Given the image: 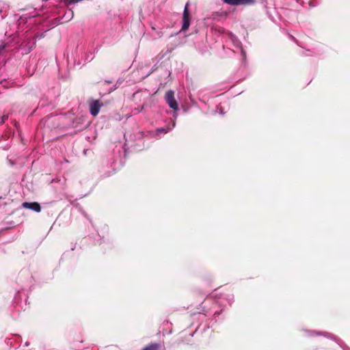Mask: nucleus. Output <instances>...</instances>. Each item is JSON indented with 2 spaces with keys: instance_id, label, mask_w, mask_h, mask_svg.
<instances>
[{
  "instance_id": "39448f33",
  "label": "nucleus",
  "mask_w": 350,
  "mask_h": 350,
  "mask_svg": "<svg viewBox=\"0 0 350 350\" xmlns=\"http://www.w3.org/2000/svg\"><path fill=\"white\" fill-rule=\"evenodd\" d=\"M22 206L25 208L33 210L36 213L41 211V206L38 202H23Z\"/></svg>"
},
{
  "instance_id": "f257e3e1",
  "label": "nucleus",
  "mask_w": 350,
  "mask_h": 350,
  "mask_svg": "<svg viewBox=\"0 0 350 350\" xmlns=\"http://www.w3.org/2000/svg\"><path fill=\"white\" fill-rule=\"evenodd\" d=\"M164 98L166 103L171 109L175 111H177L178 109V105L177 101L174 98V92L173 90H170L167 91L165 94Z\"/></svg>"
},
{
  "instance_id": "f03ea898",
  "label": "nucleus",
  "mask_w": 350,
  "mask_h": 350,
  "mask_svg": "<svg viewBox=\"0 0 350 350\" xmlns=\"http://www.w3.org/2000/svg\"><path fill=\"white\" fill-rule=\"evenodd\" d=\"M190 25V13L189 11V4L187 3L185 6L183 14V26L182 31H186L189 29Z\"/></svg>"
},
{
  "instance_id": "0eeeda50",
  "label": "nucleus",
  "mask_w": 350,
  "mask_h": 350,
  "mask_svg": "<svg viewBox=\"0 0 350 350\" xmlns=\"http://www.w3.org/2000/svg\"><path fill=\"white\" fill-rule=\"evenodd\" d=\"M144 109V105L141 106L140 108H137L135 110L137 111V113L140 112Z\"/></svg>"
},
{
  "instance_id": "7ed1b4c3",
  "label": "nucleus",
  "mask_w": 350,
  "mask_h": 350,
  "mask_svg": "<svg viewBox=\"0 0 350 350\" xmlns=\"http://www.w3.org/2000/svg\"><path fill=\"white\" fill-rule=\"evenodd\" d=\"M103 105V104L98 100H94L90 105V113L93 116H96L98 114L100 109Z\"/></svg>"
},
{
  "instance_id": "423d86ee",
  "label": "nucleus",
  "mask_w": 350,
  "mask_h": 350,
  "mask_svg": "<svg viewBox=\"0 0 350 350\" xmlns=\"http://www.w3.org/2000/svg\"><path fill=\"white\" fill-rule=\"evenodd\" d=\"M162 345L160 342H150L146 345L142 350H161Z\"/></svg>"
},
{
  "instance_id": "1a4fd4ad",
  "label": "nucleus",
  "mask_w": 350,
  "mask_h": 350,
  "mask_svg": "<svg viewBox=\"0 0 350 350\" xmlns=\"http://www.w3.org/2000/svg\"><path fill=\"white\" fill-rule=\"evenodd\" d=\"M159 131H164V129H160Z\"/></svg>"
},
{
  "instance_id": "6e6552de",
  "label": "nucleus",
  "mask_w": 350,
  "mask_h": 350,
  "mask_svg": "<svg viewBox=\"0 0 350 350\" xmlns=\"http://www.w3.org/2000/svg\"><path fill=\"white\" fill-rule=\"evenodd\" d=\"M5 48V44H1L0 46V51H2Z\"/></svg>"
},
{
  "instance_id": "20e7f679",
  "label": "nucleus",
  "mask_w": 350,
  "mask_h": 350,
  "mask_svg": "<svg viewBox=\"0 0 350 350\" xmlns=\"http://www.w3.org/2000/svg\"><path fill=\"white\" fill-rule=\"evenodd\" d=\"M223 1L232 5H254L256 3V0H223Z\"/></svg>"
}]
</instances>
